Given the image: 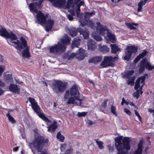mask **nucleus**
<instances>
[{
    "instance_id": "nucleus-1",
    "label": "nucleus",
    "mask_w": 154,
    "mask_h": 154,
    "mask_svg": "<svg viewBox=\"0 0 154 154\" xmlns=\"http://www.w3.org/2000/svg\"><path fill=\"white\" fill-rule=\"evenodd\" d=\"M122 136H120L115 139V145L118 151L117 154H125L131 149L129 137H125L122 139Z\"/></svg>"
},
{
    "instance_id": "nucleus-2",
    "label": "nucleus",
    "mask_w": 154,
    "mask_h": 154,
    "mask_svg": "<svg viewBox=\"0 0 154 154\" xmlns=\"http://www.w3.org/2000/svg\"><path fill=\"white\" fill-rule=\"evenodd\" d=\"M49 142L48 139H45V137L41 135L36 137H35L34 139L31 143L37 152H41L42 153L44 152L42 151L43 147L47 145Z\"/></svg>"
},
{
    "instance_id": "nucleus-3",
    "label": "nucleus",
    "mask_w": 154,
    "mask_h": 154,
    "mask_svg": "<svg viewBox=\"0 0 154 154\" xmlns=\"http://www.w3.org/2000/svg\"><path fill=\"white\" fill-rule=\"evenodd\" d=\"M28 100L31 104L32 109L40 118L46 122L49 123L51 122V121L45 116L44 114L41 112V109L34 98L29 97Z\"/></svg>"
},
{
    "instance_id": "nucleus-4",
    "label": "nucleus",
    "mask_w": 154,
    "mask_h": 154,
    "mask_svg": "<svg viewBox=\"0 0 154 154\" xmlns=\"http://www.w3.org/2000/svg\"><path fill=\"white\" fill-rule=\"evenodd\" d=\"M67 83L61 80H57L53 84V90L57 94L59 93H62L66 89Z\"/></svg>"
},
{
    "instance_id": "nucleus-5",
    "label": "nucleus",
    "mask_w": 154,
    "mask_h": 154,
    "mask_svg": "<svg viewBox=\"0 0 154 154\" xmlns=\"http://www.w3.org/2000/svg\"><path fill=\"white\" fill-rule=\"evenodd\" d=\"M145 68L149 71L152 70L154 69V66H152L147 61V58L146 57L143 59L140 62V68L138 70L139 73L140 74L143 73Z\"/></svg>"
},
{
    "instance_id": "nucleus-6",
    "label": "nucleus",
    "mask_w": 154,
    "mask_h": 154,
    "mask_svg": "<svg viewBox=\"0 0 154 154\" xmlns=\"http://www.w3.org/2000/svg\"><path fill=\"white\" fill-rule=\"evenodd\" d=\"M10 39L11 40V41H10V42H12V43H14L15 45H16L15 46H14L17 50H19L20 51H21V49H25L27 46V42L25 39L23 37H20V41L18 40H17L16 42L12 41H13L14 40H12L10 38ZM17 39L15 40H17Z\"/></svg>"
},
{
    "instance_id": "nucleus-7",
    "label": "nucleus",
    "mask_w": 154,
    "mask_h": 154,
    "mask_svg": "<svg viewBox=\"0 0 154 154\" xmlns=\"http://www.w3.org/2000/svg\"><path fill=\"white\" fill-rule=\"evenodd\" d=\"M0 35L7 38H10L12 40H15L17 39L16 35L12 32L9 33L5 28L2 26H0Z\"/></svg>"
},
{
    "instance_id": "nucleus-8",
    "label": "nucleus",
    "mask_w": 154,
    "mask_h": 154,
    "mask_svg": "<svg viewBox=\"0 0 154 154\" xmlns=\"http://www.w3.org/2000/svg\"><path fill=\"white\" fill-rule=\"evenodd\" d=\"M70 95L71 96L74 97L75 100L79 101V105L81 106L82 104V100L79 98V93L78 88V86L74 84L70 88Z\"/></svg>"
},
{
    "instance_id": "nucleus-9",
    "label": "nucleus",
    "mask_w": 154,
    "mask_h": 154,
    "mask_svg": "<svg viewBox=\"0 0 154 154\" xmlns=\"http://www.w3.org/2000/svg\"><path fill=\"white\" fill-rule=\"evenodd\" d=\"M127 51L125 54L124 59L129 61L131 58L132 54H135L137 51L138 48L137 46H130L127 47Z\"/></svg>"
},
{
    "instance_id": "nucleus-10",
    "label": "nucleus",
    "mask_w": 154,
    "mask_h": 154,
    "mask_svg": "<svg viewBox=\"0 0 154 154\" xmlns=\"http://www.w3.org/2000/svg\"><path fill=\"white\" fill-rule=\"evenodd\" d=\"M50 53L54 54L60 53L64 52L62 48L59 45V42H58L57 44L54 45V46L50 47L49 49Z\"/></svg>"
},
{
    "instance_id": "nucleus-11",
    "label": "nucleus",
    "mask_w": 154,
    "mask_h": 154,
    "mask_svg": "<svg viewBox=\"0 0 154 154\" xmlns=\"http://www.w3.org/2000/svg\"><path fill=\"white\" fill-rule=\"evenodd\" d=\"M36 18L37 21L40 23L45 24L46 23V19L48 17V15H44L41 11H39L36 13Z\"/></svg>"
},
{
    "instance_id": "nucleus-12",
    "label": "nucleus",
    "mask_w": 154,
    "mask_h": 154,
    "mask_svg": "<svg viewBox=\"0 0 154 154\" xmlns=\"http://www.w3.org/2000/svg\"><path fill=\"white\" fill-rule=\"evenodd\" d=\"M97 26L96 28L97 31L99 32L101 35H104L105 34V31H107L108 32L109 30L107 29V27L106 26H103L99 22L97 23Z\"/></svg>"
},
{
    "instance_id": "nucleus-13",
    "label": "nucleus",
    "mask_w": 154,
    "mask_h": 154,
    "mask_svg": "<svg viewBox=\"0 0 154 154\" xmlns=\"http://www.w3.org/2000/svg\"><path fill=\"white\" fill-rule=\"evenodd\" d=\"M80 11V6L78 5H76L75 4L72 6L71 8L69 10V12L72 16H75V12H79Z\"/></svg>"
},
{
    "instance_id": "nucleus-14",
    "label": "nucleus",
    "mask_w": 154,
    "mask_h": 154,
    "mask_svg": "<svg viewBox=\"0 0 154 154\" xmlns=\"http://www.w3.org/2000/svg\"><path fill=\"white\" fill-rule=\"evenodd\" d=\"M70 39L69 38H67L65 39H62L61 42H59L60 46L62 48L64 52L66 50V46L70 43Z\"/></svg>"
},
{
    "instance_id": "nucleus-15",
    "label": "nucleus",
    "mask_w": 154,
    "mask_h": 154,
    "mask_svg": "<svg viewBox=\"0 0 154 154\" xmlns=\"http://www.w3.org/2000/svg\"><path fill=\"white\" fill-rule=\"evenodd\" d=\"M79 32L82 35L85 39H88L89 38V31L87 29H84L81 28H78Z\"/></svg>"
},
{
    "instance_id": "nucleus-16",
    "label": "nucleus",
    "mask_w": 154,
    "mask_h": 154,
    "mask_svg": "<svg viewBox=\"0 0 154 154\" xmlns=\"http://www.w3.org/2000/svg\"><path fill=\"white\" fill-rule=\"evenodd\" d=\"M67 32L70 36L72 37L76 36L79 32L78 29L75 27L68 28L66 30Z\"/></svg>"
},
{
    "instance_id": "nucleus-17",
    "label": "nucleus",
    "mask_w": 154,
    "mask_h": 154,
    "mask_svg": "<svg viewBox=\"0 0 154 154\" xmlns=\"http://www.w3.org/2000/svg\"><path fill=\"white\" fill-rule=\"evenodd\" d=\"M10 91L19 94L20 92V89L18 86L15 84H10L9 86Z\"/></svg>"
},
{
    "instance_id": "nucleus-18",
    "label": "nucleus",
    "mask_w": 154,
    "mask_h": 154,
    "mask_svg": "<svg viewBox=\"0 0 154 154\" xmlns=\"http://www.w3.org/2000/svg\"><path fill=\"white\" fill-rule=\"evenodd\" d=\"M65 3V0H56L52 5L56 7L63 8L64 6Z\"/></svg>"
},
{
    "instance_id": "nucleus-19",
    "label": "nucleus",
    "mask_w": 154,
    "mask_h": 154,
    "mask_svg": "<svg viewBox=\"0 0 154 154\" xmlns=\"http://www.w3.org/2000/svg\"><path fill=\"white\" fill-rule=\"evenodd\" d=\"M87 45L88 50L91 51H94L97 48L95 42L92 39H90L88 40Z\"/></svg>"
},
{
    "instance_id": "nucleus-20",
    "label": "nucleus",
    "mask_w": 154,
    "mask_h": 154,
    "mask_svg": "<svg viewBox=\"0 0 154 154\" xmlns=\"http://www.w3.org/2000/svg\"><path fill=\"white\" fill-rule=\"evenodd\" d=\"M45 24H46L45 30L47 32H48L52 28L54 24V21L51 19H48L47 21L46 20V23Z\"/></svg>"
},
{
    "instance_id": "nucleus-21",
    "label": "nucleus",
    "mask_w": 154,
    "mask_h": 154,
    "mask_svg": "<svg viewBox=\"0 0 154 154\" xmlns=\"http://www.w3.org/2000/svg\"><path fill=\"white\" fill-rule=\"evenodd\" d=\"M29 6L31 12L35 13H38V7L39 6L38 5L37 2H35L34 3H31L29 4Z\"/></svg>"
},
{
    "instance_id": "nucleus-22",
    "label": "nucleus",
    "mask_w": 154,
    "mask_h": 154,
    "mask_svg": "<svg viewBox=\"0 0 154 154\" xmlns=\"http://www.w3.org/2000/svg\"><path fill=\"white\" fill-rule=\"evenodd\" d=\"M81 39L79 37H76L74 39L71 44V48L73 49L75 47L79 48L80 44Z\"/></svg>"
},
{
    "instance_id": "nucleus-23",
    "label": "nucleus",
    "mask_w": 154,
    "mask_h": 154,
    "mask_svg": "<svg viewBox=\"0 0 154 154\" xmlns=\"http://www.w3.org/2000/svg\"><path fill=\"white\" fill-rule=\"evenodd\" d=\"M57 122L55 121H54L52 124L50 125L49 126L47 127L48 131L51 133L55 132L57 127Z\"/></svg>"
},
{
    "instance_id": "nucleus-24",
    "label": "nucleus",
    "mask_w": 154,
    "mask_h": 154,
    "mask_svg": "<svg viewBox=\"0 0 154 154\" xmlns=\"http://www.w3.org/2000/svg\"><path fill=\"white\" fill-rule=\"evenodd\" d=\"M102 60V57H93L89 59L88 60L89 63H93L96 64L97 63L100 62Z\"/></svg>"
},
{
    "instance_id": "nucleus-25",
    "label": "nucleus",
    "mask_w": 154,
    "mask_h": 154,
    "mask_svg": "<svg viewBox=\"0 0 154 154\" xmlns=\"http://www.w3.org/2000/svg\"><path fill=\"white\" fill-rule=\"evenodd\" d=\"M111 52L112 53L116 54L118 52L121 51L120 48L116 44H111L110 45Z\"/></svg>"
},
{
    "instance_id": "nucleus-26",
    "label": "nucleus",
    "mask_w": 154,
    "mask_h": 154,
    "mask_svg": "<svg viewBox=\"0 0 154 154\" xmlns=\"http://www.w3.org/2000/svg\"><path fill=\"white\" fill-rule=\"evenodd\" d=\"M26 48L22 51V55L24 58H29L30 57L29 48L27 46Z\"/></svg>"
},
{
    "instance_id": "nucleus-27",
    "label": "nucleus",
    "mask_w": 154,
    "mask_h": 154,
    "mask_svg": "<svg viewBox=\"0 0 154 154\" xmlns=\"http://www.w3.org/2000/svg\"><path fill=\"white\" fill-rule=\"evenodd\" d=\"M125 25L127 27L131 30H135L136 29V27L133 26H137L138 25V24L137 23H125Z\"/></svg>"
},
{
    "instance_id": "nucleus-28",
    "label": "nucleus",
    "mask_w": 154,
    "mask_h": 154,
    "mask_svg": "<svg viewBox=\"0 0 154 154\" xmlns=\"http://www.w3.org/2000/svg\"><path fill=\"white\" fill-rule=\"evenodd\" d=\"M134 73V70H128L126 72L123 76L124 78L129 79L131 78V76H132Z\"/></svg>"
},
{
    "instance_id": "nucleus-29",
    "label": "nucleus",
    "mask_w": 154,
    "mask_h": 154,
    "mask_svg": "<svg viewBox=\"0 0 154 154\" xmlns=\"http://www.w3.org/2000/svg\"><path fill=\"white\" fill-rule=\"evenodd\" d=\"M100 51L103 53H107L109 52L110 49L107 46L103 45V46H99Z\"/></svg>"
},
{
    "instance_id": "nucleus-30",
    "label": "nucleus",
    "mask_w": 154,
    "mask_h": 154,
    "mask_svg": "<svg viewBox=\"0 0 154 154\" xmlns=\"http://www.w3.org/2000/svg\"><path fill=\"white\" fill-rule=\"evenodd\" d=\"M91 35L93 38L96 41H100L102 40L101 36L97 35L96 33L95 32H93L91 34Z\"/></svg>"
},
{
    "instance_id": "nucleus-31",
    "label": "nucleus",
    "mask_w": 154,
    "mask_h": 154,
    "mask_svg": "<svg viewBox=\"0 0 154 154\" xmlns=\"http://www.w3.org/2000/svg\"><path fill=\"white\" fill-rule=\"evenodd\" d=\"M107 37L109 40L112 42L115 43V36L114 34H112L109 31L108 32Z\"/></svg>"
},
{
    "instance_id": "nucleus-32",
    "label": "nucleus",
    "mask_w": 154,
    "mask_h": 154,
    "mask_svg": "<svg viewBox=\"0 0 154 154\" xmlns=\"http://www.w3.org/2000/svg\"><path fill=\"white\" fill-rule=\"evenodd\" d=\"M6 81L8 82H13V79L12 77V74H6L4 76Z\"/></svg>"
},
{
    "instance_id": "nucleus-33",
    "label": "nucleus",
    "mask_w": 154,
    "mask_h": 154,
    "mask_svg": "<svg viewBox=\"0 0 154 154\" xmlns=\"http://www.w3.org/2000/svg\"><path fill=\"white\" fill-rule=\"evenodd\" d=\"M145 2H144L143 0H141L138 4L137 12H139L142 11L143 7V5H145Z\"/></svg>"
},
{
    "instance_id": "nucleus-34",
    "label": "nucleus",
    "mask_w": 154,
    "mask_h": 154,
    "mask_svg": "<svg viewBox=\"0 0 154 154\" xmlns=\"http://www.w3.org/2000/svg\"><path fill=\"white\" fill-rule=\"evenodd\" d=\"M74 4H75V3H73V0H68L66 7L67 8L70 9V8H71L72 6Z\"/></svg>"
},
{
    "instance_id": "nucleus-35",
    "label": "nucleus",
    "mask_w": 154,
    "mask_h": 154,
    "mask_svg": "<svg viewBox=\"0 0 154 154\" xmlns=\"http://www.w3.org/2000/svg\"><path fill=\"white\" fill-rule=\"evenodd\" d=\"M6 116L8 118L9 121L12 124H14L16 123L15 120L13 117L11 116L9 113H8L6 115Z\"/></svg>"
},
{
    "instance_id": "nucleus-36",
    "label": "nucleus",
    "mask_w": 154,
    "mask_h": 154,
    "mask_svg": "<svg viewBox=\"0 0 154 154\" xmlns=\"http://www.w3.org/2000/svg\"><path fill=\"white\" fill-rule=\"evenodd\" d=\"M56 137L58 139L62 142H63L64 140V137L60 132H58L57 134Z\"/></svg>"
},
{
    "instance_id": "nucleus-37",
    "label": "nucleus",
    "mask_w": 154,
    "mask_h": 154,
    "mask_svg": "<svg viewBox=\"0 0 154 154\" xmlns=\"http://www.w3.org/2000/svg\"><path fill=\"white\" fill-rule=\"evenodd\" d=\"M135 77L134 76L128 79H129L127 83L128 85H130L131 86H133L134 83V80Z\"/></svg>"
},
{
    "instance_id": "nucleus-38",
    "label": "nucleus",
    "mask_w": 154,
    "mask_h": 154,
    "mask_svg": "<svg viewBox=\"0 0 154 154\" xmlns=\"http://www.w3.org/2000/svg\"><path fill=\"white\" fill-rule=\"evenodd\" d=\"M116 107L113 105H112L110 107V111L114 115L116 116H117V114L116 112Z\"/></svg>"
},
{
    "instance_id": "nucleus-39",
    "label": "nucleus",
    "mask_w": 154,
    "mask_h": 154,
    "mask_svg": "<svg viewBox=\"0 0 154 154\" xmlns=\"http://www.w3.org/2000/svg\"><path fill=\"white\" fill-rule=\"evenodd\" d=\"M95 14V12L94 11L91 12H85V17H91L93 15H94Z\"/></svg>"
},
{
    "instance_id": "nucleus-40",
    "label": "nucleus",
    "mask_w": 154,
    "mask_h": 154,
    "mask_svg": "<svg viewBox=\"0 0 154 154\" xmlns=\"http://www.w3.org/2000/svg\"><path fill=\"white\" fill-rule=\"evenodd\" d=\"M95 140L99 148L100 149H103L104 146H103V143L101 141H98L97 139H95Z\"/></svg>"
},
{
    "instance_id": "nucleus-41",
    "label": "nucleus",
    "mask_w": 154,
    "mask_h": 154,
    "mask_svg": "<svg viewBox=\"0 0 154 154\" xmlns=\"http://www.w3.org/2000/svg\"><path fill=\"white\" fill-rule=\"evenodd\" d=\"M75 98L73 96H71L68 98V100L66 102L67 104H74Z\"/></svg>"
},
{
    "instance_id": "nucleus-42",
    "label": "nucleus",
    "mask_w": 154,
    "mask_h": 154,
    "mask_svg": "<svg viewBox=\"0 0 154 154\" xmlns=\"http://www.w3.org/2000/svg\"><path fill=\"white\" fill-rule=\"evenodd\" d=\"M148 75L147 74H145L144 75L141 76V77L138 78L137 79H138L139 81V82H140L141 83H143L144 82V81L146 79V76Z\"/></svg>"
},
{
    "instance_id": "nucleus-43",
    "label": "nucleus",
    "mask_w": 154,
    "mask_h": 154,
    "mask_svg": "<svg viewBox=\"0 0 154 154\" xmlns=\"http://www.w3.org/2000/svg\"><path fill=\"white\" fill-rule=\"evenodd\" d=\"M109 63H108L107 61L104 59L100 64V66H102L103 68H105L109 66Z\"/></svg>"
},
{
    "instance_id": "nucleus-44",
    "label": "nucleus",
    "mask_w": 154,
    "mask_h": 154,
    "mask_svg": "<svg viewBox=\"0 0 154 154\" xmlns=\"http://www.w3.org/2000/svg\"><path fill=\"white\" fill-rule=\"evenodd\" d=\"M104 59L107 61L108 63H109L112 61L113 57L112 56L105 57Z\"/></svg>"
},
{
    "instance_id": "nucleus-45",
    "label": "nucleus",
    "mask_w": 154,
    "mask_h": 154,
    "mask_svg": "<svg viewBox=\"0 0 154 154\" xmlns=\"http://www.w3.org/2000/svg\"><path fill=\"white\" fill-rule=\"evenodd\" d=\"M148 53L147 51L145 50H143L142 53H140L138 55L141 58H142L145 57Z\"/></svg>"
},
{
    "instance_id": "nucleus-46",
    "label": "nucleus",
    "mask_w": 154,
    "mask_h": 154,
    "mask_svg": "<svg viewBox=\"0 0 154 154\" xmlns=\"http://www.w3.org/2000/svg\"><path fill=\"white\" fill-rule=\"evenodd\" d=\"M70 92L69 90H67L66 91L64 96V98L65 100L69 98V96Z\"/></svg>"
},
{
    "instance_id": "nucleus-47",
    "label": "nucleus",
    "mask_w": 154,
    "mask_h": 154,
    "mask_svg": "<svg viewBox=\"0 0 154 154\" xmlns=\"http://www.w3.org/2000/svg\"><path fill=\"white\" fill-rule=\"evenodd\" d=\"M140 82L138 79H137L135 82V84L134 87L135 90H138V89L140 87Z\"/></svg>"
},
{
    "instance_id": "nucleus-48",
    "label": "nucleus",
    "mask_w": 154,
    "mask_h": 154,
    "mask_svg": "<svg viewBox=\"0 0 154 154\" xmlns=\"http://www.w3.org/2000/svg\"><path fill=\"white\" fill-rule=\"evenodd\" d=\"M108 101V100L105 99L104 102L102 103L101 106L104 109L107 107V104Z\"/></svg>"
},
{
    "instance_id": "nucleus-49",
    "label": "nucleus",
    "mask_w": 154,
    "mask_h": 154,
    "mask_svg": "<svg viewBox=\"0 0 154 154\" xmlns=\"http://www.w3.org/2000/svg\"><path fill=\"white\" fill-rule=\"evenodd\" d=\"M87 112H78L77 115L79 117L82 116L85 117L87 115Z\"/></svg>"
},
{
    "instance_id": "nucleus-50",
    "label": "nucleus",
    "mask_w": 154,
    "mask_h": 154,
    "mask_svg": "<svg viewBox=\"0 0 154 154\" xmlns=\"http://www.w3.org/2000/svg\"><path fill=\"white\" fill-rule=\"evenodd\" d=\"M140 90H137L134 94V96L136 97L137 98H138L140 96Z\"/></svg>"
},
{
    "instance_id": "nucleus-51",
    "label": "nucleus",
    "mask_w": 154,
    "mask_h": 154,
    "mask_svg": "<svg viewBox=\"0 0 154 154\" xmlns=\"http://www.w3.org/2000/svg\"><path fill=\"white\" fill-rule=\"evenodd\" d=\"M67 145L66 144L64 143L61 144L60 146V149L62 151H64L66 149Z\"/></svg>"
},
{
    "instance_id": "nucleus-52",
    "label": "nucleus",
    "mask_w": 154,
    "mask_h": 154,
    "mask_svg": "<svg viewBox=\"0 0 154 154\" xmlns=\"http://www.w3.org/2000/svg\"><path fill=\"white\" fill-rule=\"evenodd\" d=\"M135 113L136 115L138 117L139 120L140 121H142L141 117L139 114V113L136 110H134Z\"/></svg>"
},
{
    "instance_id": "nucleus-53",
    "label": "nucleus",
    "mask_w": 154,
    "mask_h": 154,
    "mask_svg": "<svg viewBox=\"0 0 154 154\" xmlns=\"http://www.w3.org/2000/svg\"><path fill=\"white\" fill-rule=\"evenodd\" d=\"M85 50L82 48H79L78 51L77 52L78 54H84Z\"/></svg>"
},
{
    "instance_id": "nucleus-54",
    "label": "nucleus",
    "mask_w": 154,
    "mask_h": 154,
    "mask_svg": "<svg viewBox=\"0 0 154 154\" xmlns=\"http://www.w3.org/2000/svg\"><path fill=\"white\" fill-rule=\"evenodd\" d=\"M79 56L78 57V59L80 60H83L85 57V56L84 54H79Z\"/></svg>"
},
{
    "instance_id": "nucleus-55",
    "label": "nucleus",
    "mask_w": 154,
    "mask_h": 154,
    "mask_svg": "<svg viewBox=\"0 0 154 154\" xmlns=\"http://www.w3.org/2000/svg\"><path fill=\"white\" fill-rule=\"evenodd\" d=\"M143 152V149H137L134 154H142Z\"/></svg>"
},
{
    "instance_id": "nucleus-56",
    "label": "nucleus",
    "mask_w": 154,
    "mask_h": 154,
    "mask_svg": "<svg viewBox=\"0 0 154 154\" xmlns=\"http://www.w3.org/2000/svg\"><path fill=\"white\" fill-rule=\"evenodd\" d=\"M124 111L129 116H131V112L128 109L125 108L124 109Z\"/></svg>"
},
{
    "instance_id": "nucleus-57",
    "label": "nucleus",
    "mask_w": 154,
    "mask_h": 154,
    "mask_svg": "<svg viewBox=\"0 0 154 154\" xmlns=\"http://www.w3.org/2000/svg\"><path fill=\"white\" fill-rule=\"evenodd\" d=\"M143 142L142 140H140L138 145V149H142Z\"/></svg>"
},
{
    "instance_id": "nucleus-58",
    "label": "nucleus",
    "mask_w": 154,
    "mask_h": 154,
    "mask_svg": "<svg viewBox=\"0 0 154 154\" xmlns=\"http://www.w3.org/2000/svg\"><path fill=\"white\" fill-rule=\"evenodd\" d=\"M88 25L90 27L91 29H94V24L91 21H90L89 22Z\"/></svg>"
},
{
    "instance_id": "nucleus-59",
    "label": "nucleus",
    "mask_w": 154,
    "mask_h": 154,
    "mask_svg": "<svg viewBox=\"0 0 154 154\" xmlns=\"http://www.w3.org/2000/svg\"><path fill=\"white\" fill-rule=\"evenodd\" d=\"M88 22V21L85 19H83L82 21L81 22V23L83 26H84L86 25Z\"/></svg>"
},
{
    "instance_id": "nucleus-60",
    "label": "nucleus",
    "mask_w": 154,
    "mask_h": 154,
    "mask_svg": "<svg viewBox=\"0 0 154 154\" xmlns=\"http://www.w3.org/2000/svg\"><path fill=\"white\" fill-rule=\"evenodd\" d=\"M141 58L139 55L137 56L134 60V62L135 63H137L141 59Z\"/></svg>"
},
{
    "instance_id": "nucleus-61",
    "label": "nucleus",
    "mask_w": 154,
    "mask_h": 154,
    "mask_svg": "<svg viewBox=\"0 0 154 154\" xmlns=\"http://www.w3.org/2000/svg\"><path fill=\"white\" fill-rule=\"evenodd\" d=\"M73 16L72 14H68L67 15V17L68 19L70 21L73 20Z\"/></svg>"
},
{
    "instance_id": "nucleus-62",
    "label": "nucleus",
    "mask_w": 154,
    "mask_h": 154,
    "mask_svg": "<svg viewBox=\"0 0 154 154\" xmlns=\"http://www.w3.org/2000/svg\"><path fill=\"white\" fill-rule=\"evenodd\" d=\"M79 12H76V16L77 17L81 18L82 17V15Z\"/></svg>"
},
{
    "instance_id": "nucleus-63",
    "label": "nucleus",
    "mask_w": 154,
    "mask_h": 154,
    "mask_svg": "<svg viewBox=\"0 0 154 154\" xmlns=\"http://www.w3.org/2000/svg\"><path fill=\"white\" fill-rule=\"evenodd\" d=\"M4 71V68L2 66H0V76L2 75V74Z\"/></svg>"
},
{
    "instance_id": "nucleus-64",
    "label": "nucleus",
    "mask_w": 154,
    "mask_h": 154,
    "mask_svg": "<svg viewBox=\"0 0 154 154\" xmlns=\"http://www.w3.org/2000/svg\"><path fill=\"white\" fill-rule=\"evenodd\" d=\"M75 56V53H71L70 56H69V58H73V57H74Z\"/></svg>"
}]
</instances>
